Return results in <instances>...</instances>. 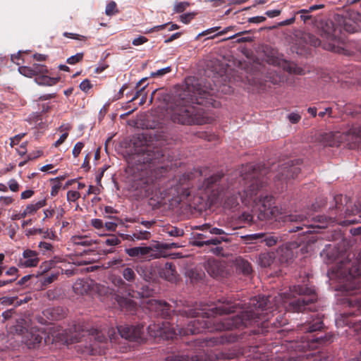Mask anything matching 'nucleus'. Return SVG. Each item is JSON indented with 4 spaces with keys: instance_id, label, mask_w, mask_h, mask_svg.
<instances>
[{
    "instance_id": "obj_1",
    "label": "nucleus",
    "mask_w": 361,
    "mask_h": 361,
    "mask_svg": "<svg viewBox=\"0 0 361 361\" xmlns=\"http://www.w3.org/2000/svg\"><path fill=\"white\" fill-rule=\"evenodd\" d=\"M299 160H288L278 166L276 171H269L264 165L246 164L243 166L240 176L243 178L245 189L243 193L238 191L231 192L228 188L227 195L224 203V207L227 209H233L239 205L237 194L245 205L253 203L258 207V219L261 221L274 219L283 222L295 223L289 228V233H294L302 230L303 226L310 228H323L326 227L328 221L341 224V219L354 214L355 209L351 199L343 195H336L334 197V207H330L328 216H317L320 224L317 226L308 225L309 221L303 214H290L283 216L281 209L274 204L273 195L267 193V179L273 176L274 181H285L290 178H295L300 172L298 166ZM313 231L307 230L305 233H312Z\"/></svg>"
},
{
    "instance_id": "obj_2",
    "label": "nucleus",
    "mask_w": 361,
    "mask_h": 361,
    "mask_svg": "<svg viewBox=\"0 0 361 361\" xmlns=\"http://www.w3.org/2000/svg\"><path fill=\"white\" fill-rule=\"evenodd\" d=\"M270 296L258 295L250 299L243 307L241 302L232 298H221L214 307L200 312L189 307L171 310L166 302L149 299L145 307L157 316L164 319L171 318V313L185 317H192L185 330L178 329L179 334H196L208 331H229L254 325L261 320L267 321L269 314L274 311Z\"/></svg>"
},
{
    "instance_id": "obj_3",
    "label": "nucleus",
    "mask_w": 361,
    "mask_h": 361,
    "mask_svg": "<svg viewBox=\"0 0 361 361\" xmlns=\"http://www.w3.org/2000/svg\"><path fill=\"white\" fill-rule=\"evenodd\" d=\"M133 160L140 170V177L134 181L133 187L140 198L149 197L154 205L163 204L168 197L187 198L190 195L192 173H184L166 182L164 176L169 164L166 149L153 145H142L135 149Z\"/></svg>"
},
{
    "instance_id": "obj_4",
    "label": "nucleus",
    "mask_w": 361,
    "mask_h": 361,
    "mask_svg": "<svg viewBox=\"0 0 361 361\" xmlns=\"http://www.w3.org/2000/svg\"><path fill=\"white\" fill-rule=\"evenodd\" d=\"M194 104L217 106L214 99V90L202 87L197 78L189 77L185 79V88L174 97L169 104L172 121L182 125H203L210 123L212 118L205 115L204 109Z\"/></svg>"
},
{
    "instance_id": "obj_5",
    "label": "nucleus",
    "mask_w": 361,
    "mask_h": 361,
    "mask_svg": "<svg viewBox=\"0 0 361 361\" xmlns=\"http://www.w3.org/2000/svg\"><path fill=\"white\" fill-rule=\"evenodd\" d=\"M361 257V252L360 253ZM361 261L349 268L346 280L341 286L343 294L342 303L349 307L356 308L353 311H348L340 314L336 319L338 327L345 326L354 329L357 334H361Z\"/></svg>"
},
{
    "instance_id": "obj_6",
    "label": "nucleus",
    "mask_w": 361,
    "mask_h": 361,
    "mask_svg": "<svg viewBox=\"0 0 361 361\" xmlns=\"http://www.w3.org/2000/svg\"><path fill=\"white\" fill-rule=\"evenodd\" d=\"M324 327L323 316L319 313L311 315L310 319L300 325V331L306 334L301 336L300 341L296 343L295 348L300 351H306L317 348L319 345L332 341V335L325 334L317 336L312 333L321 331Z\"/></svg>"
},
{
    "instance_id": "obj_7",
    "label": "nucleus",
    "mask_w": 361,
    "mask_h": 361,
    "mask_svg": "<svg viewBox=\"0 0 361 361\" xmlns=\"http://www.w3.org/2000/svg\"><path fill=\"white\" fill-rule=\"evenodd\" d=\"M115 335L114 329L108 331V336L103 331L97 329L86 331L82 329L81 331L72 333L69 339L71 343L85 342V348L91 354H104L108 347V341L109 340L111 343L116 342Z\"/></svg>"
},
{
    "instance_id": "obj_8",
    "label": "nucleus",
    "mask_w": 361,
    "mask_h": 361,
    "mask_svg": "<svg viewBox=\"0 0 361 361\" xmlns=\"http://www.w3.org/2000/svg\"><path fill=\"white\" fill-rule=\"evenodd\" d=\"M283 305L288 311H312L311 305L317 300V295L313 288L303 285L290 288L289 293L280 295Z\"/></svg>"
},
{
    "instance_id": "obj_9",
    "label": "nucleus",
    "mask_w": 361,
    "mask_h": 361,
    "mask_svg": "<svg viewBox=\"0 0 361 361\" xmlns=\"http://www.w3.org/2000/svg\"><path fill=\"white\" fill-rule=\"evenodd\" d=\"M339 32H341V30H338V28L335 27L334 23L330 21L326 23L325 27H323L321 33L323 41L326 40V42H322L312 34L306 35L305 39L307 43L314 47H322L324 49L341 53L343 49L338 45L341 40V37L338 36Z\"/></svg>"
},
{
    "instance_id": "obj_10",
    "label": "nucleus",
    "mask_w": 361,
    "mask_h": 361,
    "mask_svg": "<svg viewBox=\"0 0 361 361\" xmlns=\"http://www.w3.org/2000/svg\"><path fill=\"white\" fill-rule=\"evenodd\" d=\"M324 144L329 147H338L346 142L350 149H361V127H354L345 133H326L322 136Z\"/></svg>"
},
{
    "instance_id": "obj_11",
    "label": "nucleus",
    "mask_w": 361,
    "mask_h": 361,
    "mask_svg": "<svg viewBox=\"0 0 361 361\" xmlns=\"http://www.w3.org/2000/svg\"><path fill=\"white\" fill-rule=\"evenodd\" d=\"M11 331L22 337V342L28 348H36L44 339L47 343L45 333L36 327L30 326L29 322L25 319H17L16 324L11 328Z\"/></svg>"
},
{
    "instance_id": "obj_12",
    "label": "nucleus",
    "mask_w": 361,
    "mask_h": 361,
    "mask_svg": "<svg viewBox=\"0 0 361 361\" xmlns=\"http://www.w3.org/2000/svg\"><path fill=\"white\" fill-rule=\"evenodd\" d=\"M224 176L222 174H214L204 180L201 189L204 192L205 195L214 200L218 199L223 192V188L220 187Z\"/></svg>"
},
{
    "instance_id": "obj_13",
    "label": "nucleus",
    "mask_w": 361,
    "mask_h": 361,
    "mask_svg": "<svg viewBox=\"0 0 361 361\" xmlns=\"http://www.w3.org/2000/svg\"><path fill=\"white\" fill-rule=\"evenodd\" d=\"M143 328L144 326L140 324L136 326L125 324L118 326L117 329L119 335L126 340L140 342L142 340Z\"/></svg>"
},
{
    "instance_id": "obj_14",
    "label": "nucleus",
    "mask_w": 361,
    "mask_h": 361,
    "mask_svg": "<svg viewBox=\"0 0 361 361\" xmlns=\"http://www.w3.org/2000/svg\"><path fill=\"white\" fill-rule=\"evenodd\" d=\"M207 273L212 277L222 276L225 271L224 265L215 259H209L204 265Z\"/></svg>"
},
{
    "instance_id": "obj_15",
    "label": "nucleus",
    "mask_w": 361,
    "mask_h": 361,
    "mask_svg": "<svg viewBox=\"0 0 361 361\" xmlns=\"http://www.w3.org/2000/svg\"><path fill=\"white\" fill-rule=\"evenodd\" d=\"M39 262L38 253L36 251L27 249L23 251L19 264L23 267H34L37 266Z\"/></svg>"
},
{
    "instance_id": "obj_16",
    "label": "nucleus",
    "mask_w": 361,
    "mask_h": 361,
    "mask_svg": "<svg viewBox=\"0 0 361 361\" xmlns=\"http://www.w3.org/2000/svg\"><path fill=\"white\" fill-rule=\"evenodd\" d=\"M159 277L170 282H176L178 279V274L176 266L172 262H166L159 269Z\"/></svg>"
},
{
    "instance_id": "obj_17",
    "label": "nucleus",
    "mask_w": 361,
    "mask_h": 361,
    "mask_svg": "<svg viewBox=\"0 0 361 361\" xmlns=\"http://www.w3.org/2000/svg\"><path fill=\"white\" fill-rule=\"evenodd\" d=\"M250 238L252 240H259L268 247L276 245L281 240V237L274 233H257L252 234Z\"/></svg>"
},
{
    "instance_id": "obj_18",
    "label": "nucleus",
    "mask_w": 361,
    "mask_h": 361,
    "mask_svg": "<svg viewBox=\"0 0 361 361\" xmlns=\"http://www.w3.org/2000/svg\"><path fill=\"white\" fill-rule=\"evenodd\" d=\"M19 276V271L15 267H8L0 279V288L8 286L15 282Z\"/></svg>"
},
{
    "instance_id": "obj_19",
    "label": "nucleus",
    "mask_w": 361,
    "mask_h": 361,
    "mask_svg": "<svg viewBox=\"0 0 361 361\" xmlns=\"http://www.w3.org/2000/svg\"><path fill=\"white\" fill-rule=\"evenodd\" d=\"M116 301L121 310L128 314H133L137 312L138 309L137 303L130 298L117 296Z\"/></svg>"
},
{
    "instance_id": "obj_20",
    "label": "nucleus",
    "mask_w": 361,
    "mask_h": 361,
    "mask_svg": "<svg viewBox=\"0 0 361 361\" xmlns=\"http://www.w3.org/2000/svg\"><path fill=\"white\" fill-rule=\"evenodd\" d=\"M125 251L131 257H140L141 258H146L152 257V252L154 250L151 247H134L126 248Z\"/></svg>"
},
{
    "instance_id": "obj_21",
    "label": "nucleus",
    "mask_w": 361,
    "mask_h": 361,
    "mask_svg": "<svg viewBox=\"0 0 361 361\" xmlns=\"http://www.w3.org/2000/svg\"><path fill=\"white\" fill-rule=\"evenodd\" d=\"M156 331L157 332L155 334V336H161L168 340L173 339L178 334L176 330L168 322H163L162 326H159Z\"/></svg>"
},
{
    "instance_id": "obj_22",
    "label": "nucleus",
    "mask_w": 361,
    "mask_h": 361,
    "mask_svg": "<svg viewBox=\"0 0 361 361\" xmlns=\"http://www.w3.org/2000/svg\"><path fill=\"white\" fill-rule=\"evenodd\" d=\"M239 336L232 332L224 333L219 336H215L209 338V341L214 344H224L228 343H234L238 341Z\"/></svg>"
},
{
    "instance_id": "obj_23",
    "label": "nucleus",
    "mask_w": 361,
    "mask_h": 361,
    "mask_svg": "<svg viewBox=\"0 0 361 361\" xmlns=\"http://www.w3.org/2000/svg\"><path fill=\"white\" fill-rule=\"evenodd\" d=\"M277 256L281 264L289 263L295 257L293 250L288 246H282L277 250Z\"/></svg>"
},
{
    "instance_id": "obj_24",
    "label": "nucleus",
    "mask_w": 361,
    "mask_h": 361,
    "mask_svg": "<svg viewBox=\"0 0 361 361\" xmlns=\"http://www.w3.org/2000/svg\"><path fill=\"white\" fill-rule=\"evenodd\" d=\"M92 286L87 279H79L73 286V289L76 294L84 295L91 290Z\"/></svg>"
},
{
    "instance_id": "obj_25",
    "label": "nucleus",
    "mask_w": 361,
    "mask_h": 361,
    "mask_svg": "<svg viewBox=\"0 0 361 361\" xmlns=\"http://www.w3.org/2000/svg\"><path fill=\"white\" fill-rule=\"evenodd\" d=\"M136 271L138 274L143 278L146 281L150 282L154 279L155 272L152 267L139 265L136 267Z\"/></svg>"
},
{
    "instance_id": "obj_26",
    "label": "nucleus",
    "mask_w": 361,
    "mask_h": 361,
    "mask_svg": "<svg viewBox=\"0 0 361 361\" xmlns=\"http://www.w3.org/2000/svg\"><path fill=\"white\" fill-rule=\"evenodd\" d=\"M236 269L243 275L248 276L252 271L251 264L242 257H238L235 260Z\"/></svg>"
},
{
    "instance_id": "obj_27",
    "label": "nucleus",
    "mask_w": 361,
    "mask_h": 361,
    "mask_svg": "<svg viewBox=\"0 0 361 361\" xmlns=\"http://www.w3.org/2000/svg\"><path fill=\"white\" fill-rule=\"evenodd\" d=\"M71 242L75 245L89 247L96 242L87 235H73L71 238Z\"/></svg>"
},
{
    "instance_id": "obj_28",
    "label": "nucleus",
    "mask_w": 361,
    "mask_h": 361,
    "mask_svg": "<svg viewBox=\"0 0 361 361\" xmlns=\"http://www.w3.org/2000/svg\"><path fill=\"white\" fill-rule=\"evenodd\" d=\"M59 80V78L49 77L47 74H41L35 78V82L39 85L52 86L56 85Z\"/></svg>"
},
{
    "instance_id": "obj_29",
    "label": "nucleus",
    "mask_w": 361,
    "mask_h": 361,
    "mask_svg": "<svg viewBox=\"0 0 361 361\" xmlns=\"http://www.w3.org/2000/svg\"><path fill=\"white\" fill-rule=\"evenodd\" d=\"M166 361H198L197 356L185 354H173L167 357Z\"/></svg>"
},
{
    "instance_id": "obj_30",
    "label": "nucleus",
    "mask_w": 361,
    "mask_h": 361,
    "mask_svg": "<svg viewBox=\"0 0 361 361\" xmlns=\"http://www.w3.org/2000/svg\"><path fill=\"white\" fill-rule=\"evenodd\" d=\"M281 66L283 68V70L286 71L290 73L301 74L302 71V70L300 68L298 67L295 63L288 61H283L281 63Z\"/></svg>"
},
{
    "instance_id": "obj_31",
    "label": "nucleus",
    "mask_w": 361,
    "mask_h": 361,
    "mask_svg": "<svg viewBox=\"0 0 361 361\" xmlns=\"http://www.w3.org/2000/svg\"><path fill=\"white\" fill-rule=\"evenodd\" d=\"M47 204V200L44 199L42 200H39L35 203L29 204L25 207L27 210V213H28L30 215L34 214L37 212L39 209L44 207Z\"/></svg>"
},
{
    "instance_id": "obj_32",
    "label": "nucleus",
    "mask_w": 361,
    "mask_h": 361,
    "mask_svg": "<svg viewBox=\"0 0 361 361\" xmlns=\"http://www.w3.org/2000/svg\"><path fill=\"white\" fill-rule=\"evenodd\" d=\"M163 232L172 237H180L184 235V231L176 226L168 225L163 228Z\"/></svg>"
},
{
    "instance_id": "obj_33",
    "label": "nucleus",
    "mask_w": 361,
    "mask_h": 361,
    "mask_svg": "<svg viewBox=\"0 0 361 361\" xmlns=\"http://www.w3.org/2000/svg\"><path fill=\"white\" fill-rule=\"evenodd\" d=\"M63 312V310L60 307L56 308H52V309H47L45 311L43 312V314L44 316H46L47 318L48 315L51 316L50 319L51 320H58L60 319L62 316L60 315V314Z\"/></svg>"
},
{
    "instance_id": "obj_34",
    "label": "nucleus",
    "mask_w": 361,
    "mask_h": 361,
    "mask_svg": "<svg viewBox=\"0 0 361 361\" xmlns=\"http://www.w3.org/2000/svg\"><path fill=\"white\" fill-rule=\"evenodd\" d=\"M274 259L270 253H263L259 255V262L262 267H268L273 263Z\"/></svg>"
},
{
    "instance_id": "obj_35",
    "label": "nucleus",
    "mask_w": 361,
    "mask_h": 361,
    "mask_svg": "<svg viewBox=\"0 0 361 361\" xmlns=\"http://www.w3.org/2000/svg\"><path fill=\"white\" fill-rule=\"evenodd\" d=\"M122 275L124 279L129 283H133L136 279L135 271L130 267H124L122 271Z\"/></svg>"
},
{
    "instance_id": "obj_36",
    "label": "nucleus",
    "mask_w": 361,
    "mask_h": 361,
    "mask_svg": "<svg viewBox=\"0 0 361 361\" xmlns=\"http://www.w3.org/2000/svg\"><path fill=\"white\" fill-rule=\"evenodd\" d=\"M190 4L188 1H175L173 6V13H180L184 12L189 6Z\"/></svg>"
},
{
    "instance_id": "obj_37",
    "label": "nucleus",
    "mask_w": 361,
    "mask_h": 361,
    "mask_svg": "<svg viewBox=\"0 0 361 361\" xmlns=\"http://www.w3.org/2000/svg\"><path fill=\"white\" fill-rule=\"evenodd\" d=\"M167 25H170V27L169 28V31H172L174 30H177L179 28V26L177 24H174L172 23H166L160 25L154 26V27L149 29L148 31L146 32V33H151L153 32H157L164 30Z\"/></svg>"
},
{
    "instance_id": "obj_38",
    "label": "nucleus",
    "mask_w": 361,
    "mask_h": 361,
    "mask_svg": "<svg viewBox=\"0 0 361 361\" xmlns=\"http://www.w3.org/2000/svg\"><path fill=\"white\" fill-rule=\"evenodd\" d=\"M203 227L209 229V233H210L211 235H215L218 236H224L228 234L226 232H225L223 229L212 227L209 224H203Z\"/></svg>"
},
{
    "instance_id": "obj_39",
    "label": "nucleus",
    "mask_w": 361,
    "mask_h": 361,
    "mask_svg": "<svg viewBox=\"0 0 361 361\" xmlns=\"http://www.w3.org/2000/svg\"><path fill=\"white\" fill-rule=\"evenodd\" d=\"M32 68L34 71V75L36 77L41 74H47L48 69L46 66L39 63H34L32 66Z\"/></svg>"
},
{
    "instance_id": "obj_40",
    "label": "nucleus",
    "mask_w": 361,
    "mask_h": 361,
    "mask_svg": "<svg viewBox=\"0 0 361 361\" xmlns=\"http://www.w3.org/2000/svg\"><path fill=\"white\" fill-rule=\"evenodd\" d=\"M197 229H200L202 231V233H196L194 235V238L196 240H209L210 237V233H209V229L204 228L203 225L197 227Z\"/></svg>"
},
{
    "instance_id": "obj_41",
    "label": "nucleus",
    "mask_w": 361,
    "mask_h": 361,
    "mask_svg": "<svg viewBox=\"0 0 361 361\" xmlns=\"http://www.w3.org/2000/svg\"><path fill=\"white\" fill-rule=\"evenodd\" d=\"M118 12L117 5L115 1H111L107 4L105 10L106 15L111 16L118 13Z\"/></svg>"
},
{
    "instance_id": "obj_42",
    "label": "nucleus",
    "mask_w": 361,
    "mask_h": 361,
    "mask_svg": "<svg viewBox=\"0 0 361 361\" xmlns=\"http://www.w3.org/2000/svg\"><path fill=\"white\" fill-rule=\"evenodd\" d=\"M343 28L345 31L349 33H353L357 31L356 24L350 20H343Z\"/></svg>"
},
{
    "instance_id": "obj_43",
    "label": "nucleus",
    "mask_w": 361,
    "mask_h": 361,
    "mask_svg": "<svg viewBox=\"0 0 361 361\" xmlns=\"http://www.w3.org/2000/svg\"><path fill=\"white\" fill-rule=\"evenodd\" d=\"M150 233L147 231H135L133 234V240L135 238L137 240H147L150 238Z\"/></svg>"
},
{
    "instance_id": "obj_44",
    "label": "nucleus",
    "mask_w": 361,
    "mask_h": 361,
    "mask_svg": "<svg viewBox=\"0 0 361 361\" xmlns=\"http://www.w3.org/2000/svg\"><path fill=\"white\" fill-rule=\"evenodd\" d=\"M227 241H228V238L225 236L213 237V236L210 235L209 239L207 240V245H217L221 244L222 242H227Z\"/></svg>"
},
{
    "instance_id": "obj_45",
    "label": "nucleus",
    "mask_w": 361,
    "mask_h": 361,
    "mask_svg": "<svg viewBox=\"0 0 361 361\" xmlns=\"http://www.w3.org/2000/svg\"><path fill=\"white\" fill-rule=\"evenodd\" d=\"M18 71L21 75L25 77L32 78L35 76L33 73L34 71L32 70V66H20L18 68Z\"/></svg>"
},
{
    "instance_id": "obj_46",
    "label": "nucleus",
    "mask_w": 361,
    "mask_h": 361,
    "mask_svg": "<svg viewBox=\"0 0 361 361\" xmlns=\"http://www.w3.org/2000/svg\"><path fill=\"white\" fill-rule=\"evenodd\" d=\"M84 54L82 52L78 53L75 55L71 56L67 59L66 62L68 64L74 65L81 61L83 59Z\"/></svg>"
},
{
    "instance_id": "obj_47",
    "label": "nucleus",
    "mask_w": 361,
    "mask_h": 361,
    "mask_svg": "<svg viewBox=\"0 0 361 361\" xmlns=\"http://www.w3.org/2000/svg\"><path fill=\"white\" fill-rule=\"evenodd\" d=\"M104 243L109 246H115L121 243L119 238L115 235H110L108 238L105 240Z\"/></svg>"
},
{
    "instance_id": "obj_48",
    "label": "nucleus",
    "mask_w": 361,
    "mask_h": 361,
    "mask_svg": "<svg viewBox=\"0 0 361 361\" xmlns=\"http://www.w3.org/2000/svg\"><path fill=\"white\" fill-rule=\"evenodd\" d=\"M171 72V66H168L161 69H159L155 72L151 73V76L152 78H159L161 77L167 73H169Z\"/></svg>"
},
{
    "instance_id": "obj_49",
    "label": "nucleus",
    "mask_w": 361,
    "mask_h": 361,
    "mask_svg": "<svg viewBox=\"0 0 361 361\" xmlns=\"http://www.w3.org/2000/svg\"><path fill=\"white\" fill-rule=\"evenodd\" d=\"M296 14H300V20H302L305 23H308V21L312 18V16L309 15L307 9L300 10L296 13Z\"/></svg>"
},
{
    "instance_id": "obj_50",
    "label": "nucleus",
    "mask_w": 361,
    "mask_h": 361,
    "mask_svg": "<svg viewBox=\"0 0 361 361\" xmlns=\"http://www.w3.org/2000/svg\"><path fill=\"white\" fill-rule=\"evenodd\" d=\"M196 16L195 13H187L180 16V21L185 24H188Z\"/></svg>"
},
{
    "instance_id": "obj_51",
    "label": "nucleus",
    "mask_w": 361,
    "mask_h": 361,
    "mask_svg": "<svg viewBox=\"0 0 361 361\" xmlns=\"http://www.w3.org/2000/svg\"><path fill=\"white\" fill-rule=\"evenodd\" d=\"M63 35L66 37H68V38H71V39H77V40H80V41H86L87 39V37L86 36L75 34V33L68 32H63Z\"/></svg>"
},
{
    "instance_id": "obj_52",
    "label": "nucleus",
    "mask_w": 361,
    "mask_h": 361,
    "mask_svg": "<svg viewBox=\"0 0 361 361\" xmlns=\"http://www.w3.org/2000/svg\"><path fill=\"white\" fill-rule=\"evenodd\" d=\"M80 197V194L78 191L69 190L67 192V200L68 202H75Z\"/></svg>"
},
{
    "instance_id": "obj_53",
    "label": "nucleus",
    "mask_w": 361,
    "mask_h": 361,
    "mask_svg": "<svg viewBox=\"0 0 361 361\" xmlns=\"http://www.w3.org/2000/svg\"><path fill=\"white\" fill-rule=\"evenodd\" d=\"M79 87L82 91L87 92L92 88V85L88 79H85L80 82Z\"/></svg>"
},
{
    "instance_id": "obj_54",
    "label": "nucleus",
    "mask_w": 361,
    "mask_h": 361,
    "mask_svg": "<svg viewBox=\"0 0 361 361\" xmlns=\"http://www.w3.org/2000/svg\"><path fill=\"white\" fill-rule=\"evenodd\" d=\"M83 147H84V144L82 142H78L75 145V146L73 149V152H72L74 157H78V155L80 154Z\"/></svg>"
},
{
    "instance_id": "obj_55",
    "label": "nucleus",
    "mask_w": 361,
    "mask_h": 361,
    "mask_svg": "<svg viewBox=\"0 0 361 361\" xmlns=\"http://www.w3.org/2000/svg\"><path fill=\"white\" fill-rule=\"evenodd\" d=\"M239 219L242 222L250 224L252 221L253 216L250 213L244 212L240 216Z\"/></svg>"
},
{
    "instance_id": "obj_56",
    "label": "nucleus",
    "mask_w": 361,
    "mask_h": 361,
    "mask_svg": "<svg viewBox=\"0 0 361 361\" xmlns=\"http://www.w3.org/2000/svg\"><path fill=\"white\" fill-rule=\"evenodd\" d=\"M288 118L291 123L295 124L300 121L301 116L298 113L293 112L288 116Z\"/></svg>"
},
{
    "instance_id": "obj_57",
    "label": "nucleus",
    "mask_w": 361,
    "mask_h": 361,
    "mask_svg": "<svg viewBox=\"0 0 361 361\" xmlns=\"http://www.w3.org/2000/svg\"><path fill=\"white\" fill-rule=\"evenodd\" d=\"M25 135V133H21V134L16 135L14 137H11V143H10L11 147H13L14 145H18L21 141V140L24 137Z\"/></svg>"
},
{
    "instance_id": "obj_58",
    "label": "nucleus",
    "mask_w": 361,
    "mask_h": 361,
    "mask_svg": "<svg viewBox=\"0 0 361 361\" xmlns=\"http://www.w3.org/2000/svg\"><path fill=\"white\" fill-rule=\"evenodd\" d=\"M14 314H16V310L14 308L9 309L4 312L2 313L3 322L11 319Z\"/></svg>"
},
{
    "instance_id": "obj_59",
    "label": "nucleus",
    "mask_w": 361,
    "mask_h": 361,
    "mask_svg": "<svg viewBox=\"0 0 361 361\" xmlns=\"http://www.w3.org/2000/svg\"><path fill=\"white\" fill-rule=\"evenodd\" d=\"M8 184L9 189L12 192H17L19 190L20 185H19L18 183L15 179H11L8 181Z\"/></svg>"
},
{
    "instance_id": "obj_60",
    "label": "nucleus",
    "mask_w": 361,
    "mask_h": 361,
    "mask_svg": "<svg viewBox=\"0 0 361 361\" xmlns=\"http://www.w3.org/2000/svg\"><path fill=\"white\" fill-rule=\"evenodd\" d=\"M148 41V39L144 36H139L138 37L135 38L132 41V44L134 46H139L141 44H143L144 43L147 42Z\"/></svg>"
},
{
    "instance_id": "obj_61",
    "label": "nucleus",
    "mask_w": 361,
    "mask_h": 361,
    "mask_svg": "<svg viewBox=\"0 0 361 361\" xmlns=\"http://www.w3.org/2000/svg\"><path fill=\"white\" fill-rule=\"evenodd\" d=\"M154 290L149 289L148 286L143 287L142 291L140 293L142 298H149L152 295Z\"/></svg>"
},
{
    "instance_id": "obj_62",
    "label": "nucleus",
    "mask_w": 361,
    "mask_h": 361,
    "mask_svg": "<svg viewBox=\"0 0 361 361\" xmlns=\"http://www.w3.org/2000/svg\"><path fill=\"white\" fill-rule=\"evenodd\" d=\"M39 247L44 252L51 251L53 249L52 245L47 242H40L39 244Z\"/></svg>"
},
{
    "instance_id": "obj_63",
    "label": "nucleus",
    "mask_w": 361,
    "mask_h": 361,
    "mask_svg": "<svg viewBox=\"0 0 361 361\" xmlns=\"http://www.w3.org/2000/svg\"><path fill=\"white\" fill-rule=\"evenodd\" d=\"M91 224L92 226L97 228V229H101L104 227V223L102 221V220L99 219H94L92 220L91 221Z\"/></svg>"
},
{
    "instance_id": "obj_64",
    "label": "nucleus",
    "mask_w": 361,
    "mask_h": 361,
    "mask_svg": "<svg viewBox=\"0 0 361 361\" xmlns=\"http://www.w3.org/2000/svg\"><path fill=\"white\" fill-rule=\"evenodd\" d=\"M61 188V183H56L55 184H54L51 186V192H50L51 195L52 197H55L56 195H57Z\"/></svg>"
}]
</instances>
